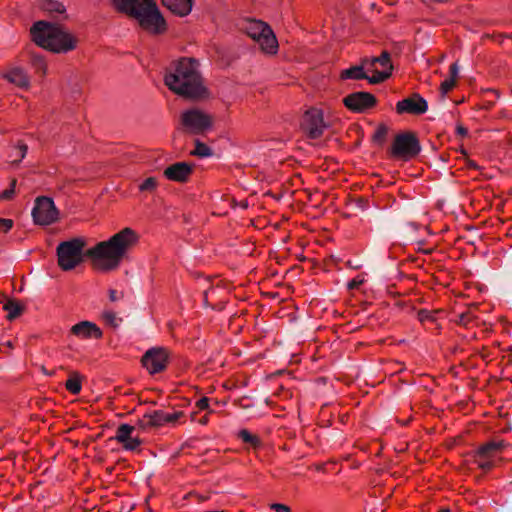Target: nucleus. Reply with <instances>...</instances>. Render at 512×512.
<instances>
[{
	"label": "nucleus",
	"instance_id": "f257e3e1",
	"mask_svg": "<svg viewBox=\"0 0 512 512\" xmlns=\"http://www.w3.org/2000/svg\"><path fill=\"white\" fill-rule=\"evenodd\" d=\"M138 241L139 235L136 231L126 227L108 240L98 242L84 253L85 239L75 237L58 244L56 248L57 264L63 271H70L80 265L86 256L91 260L93 268L109 272L119 267Z\"/></svg>",
	"mask_w": 512,
	"mask_h": 512
},
{
	"label": "nucleus",
	"instance_id": "f03ea898",
	"mask_svg": "<svg viewBox=\"0 0 512 512\" xmlns=\"http://www.w3.org/2000/svg\"><path fill=\"white\" fill-rule=\"evenodd\" d=\"M164 83L174 94L191 101L209 98L210 92L200 70V62L194 57H180L170 63Z\"/></svg>",
	"mask_w": 512,
	"mask_h": 512
},
{
	"label": "nucleus",
	"instance_id": "7ed1b4c3",
	"mask_svg": "<svg viewBox=\"0 0 512 512\" xmlns=\"http://www.w3.org/2000/svg\"><path fill=\"white\" fill-rule=\"evenodd\" d=\"M112 7L119 13L135 19L141 29L161 35L167 31V23L154 0H111Z\"/></svg>",
	"mask_w": 512,
	"mask_h": 512
},
{
	"label": "nucleus",
	"instance_id": "20e7f679",
	"mask_svg": "<svg viewBox=\"0 0 512 512\" xmlns=\"http://www.w3.org/2000/svg\"><path fill=\"white\" fill-rule=\"evenodd\" d=\"M32 41L53 53H68L76 49L78 38L60 24L37 21L30 28Z\"/></svg>",
	"mask_w": 512,
	"mask_h": 512
},
{
	"label": "nucleus",
	"instance_id": "39448f33",
	"mask_svg": "<svg viewBox=\"0 0 512 512\" xmlns=\"http://www.w3.org/2000/svg\"><path fill=\"white\" fill-rule=\"evenodd\" d=\"M213 125V115L194 107L180 113L177 129L184 134L203 135L210 131Z\"/></svg>",
	"mask_w": 512,
	"mask_h": 512
},
{
	"label": "nucleus",
	"instance_id": "423d86ee",
	"mask_svg": "<svg viewBox=\"0 0 512 512\" xmlns=\"http://www.w3.org/2000/svg\"><path fill=\"white\" fill-rule=\"evenodd\" d=\"M247 35L257 42L262 52L276 54L278 41L271 27L261 20H250L245 28Z\"/></svg>",
	"mask_w": 512,
	"mask_h": 512
},
{
	"label": "nucleus",
	"instance_id": "0eeeda50",
	"mask_svg": "<svg viewBox=\"0 0 512 512\" xmlns=\"http://www.w3.org/2000/svg\"><path fill=\"white\" fill-rule=\"evenodd\" d=\"M362 63L368 66V71L372 72L371 78H368L370 84H379L389 79L393 72L391 55L384 50L377 57L362 58Z\"/></svg>",
	"mask_w": 512,
	"mask_h": 512
},
{
	"label": "nucleus",
	"instance_id": "6e6552de",
	"mask_svg": "<svg viewBox=\"0 0 512 512\" xmlns=\"http://www.w3.org/2000/svg\"><path fill=\"white\" fill-rule=\"evenodd\" d=\"M420 151L419 140L412 132L397 134L391 147V155L405 161L415 158Z\"/></svg>",
	"mask_w": 512,
	"mask_h": 512
},
{
	"label": "nucleus",
	"instance_id": "1a4fd4ad",
	"mask_svg": "<svg viewBox=\"0 0 512 512\" xmlns=\"http://www.w3.org/2000/svg\"><path fill=\"white\" fill-rule=\"evenodd\" d=\"M300 128L309 139L320 138L328 128L321 109L311 107L302 116Z\"/></svg>",
	"mask_w": 512,
	"mask_h": 512
},
{
	"label": "nucleus",
	"instance_id": "9d476101",
	"mask_svg": "<svg viewBox=\"0 0 512 512\" xmlns=\"http://www.w3.org/2000/svg\"><path fill=\"white\" fill-rule=\"evenodd\" d=\"M32 217L35 224L47 226L58 221L59 210L56 208L52 198L39 196L35 199Z\"/></svg>",
	"mask_w": 512,
	"mask_h": 512
},
{
	"label": "nucleus",
	"instance_id": "9b49d317",
	"mask_svg": "<svg viewBox=\"0 0 512 512\" xmlns=\"http://www.w3.org/2000/svg\"><path fill=\"white\" fill-rule=\"evenodd\" d=\"M170 352L164 347H152L141 358L143 367L149 374L154 375L163 372L169 363Z\"/></svg>",
	"mask_w": 512,
	"mask_h": 512
},
{
	"label": "nucleus",
	"instance_id": "f8f14e48",
	"mask_svg": "<svg viewBox=\"0 0 512 512\" xmlns=\"http://www.w3.org/2000/svg\"><path fill=\"white\" fill-rule=\"evenodd\" d=\"M183 416L182 411L173 413H165L162 410H157L152 413H146L142 418L138 419L136 425L141 430H149L152 428L161 427L166 423H175Z\"/></svg>",
	"mask_w": 512,
	"mask_h": 512
},
{
	"label": "nucleus",
	"instance_id": "ddd939ff",
	"mask_svg": "<svg viewBox=\"0 0 512 512\" xmlns=\"http://www.w3.org/2000/svg\"><path fill=\"white\" fill-rule=\"evenodd\" d=\"M344 106L355 113H363L377 104L376 97L370 92H353L342 100Z\"/></svg>",
	"mask_w": 512,
	"mask_h": 512
},
{
	"label": "nucleus",
	"instance_id": "4468645a",
	"mask_svg": "<svg viewBox=\"0 0 512 512\" xmlns=\"http://www.w3.org/2000/svg\"><path fill=\"white\" fill-rule=\"evenodd\" d=\"M427 101L419 94L414 93L411 97L405 98L396 104V112L398 114H414L420 115L427 111Z\"/></svg>",
	"mask_w": 512,
	"mask_h": 512
},
{
	"label": "nucleus",
	"instance_id": "2eb2a0df",
	"mask_svg": "<svg viewBox=\"0 0 512 512\" xmlns=\"http://www.w3.org/2000/svg\"><path fill=\"white\" fill-rule=\"evenodd\" d=\"M194 170V164L187 162H176L165 168L163 175L170 181L185 183L188 181Z\"/></svg>",
	"mask_w": 512,
	"mask_h": 512
},
{
	"label": "nucleus",
	"instance_id": "dca6fc26",
	"mask_svg": "<svg viewBox=\"0 0 512 512\" xmlns=\"http://www.w3.org/2000/svg\"><path fill=\"white\" fill-rule=\"evenodd\" d=\"M136 427L137 425L121 424L117 428L115 440L121 443L125 450L135 451L142 444V440L139 437H132Z\"/></svg>",
	"mask_w": 512,
	"mask_h": 512
},
{
	"label": "nucleus",
	"instance_id": "f3484780",
	"mask_svg": "<svg viewBox=\"0 0 512 512\" xmlns=\"http://www.w3.org/2000/svg\"><path fill=\"white\" fill-rule=\"evenodd\" d=\"M70 332L81 339H101L103 336L102 330L95 323L86 320L73 325Z\"/></svg>",
	"mask_w": 512,
	"mask_h": 512
},
{
	"label": "nucleus",
	"instance_id": "a211bd4d",
	"mask_svg": "<svg viewBox=\"0 0 512 512\" xmlns=\"http://www.w3.org/2000/svg\"><path fill=\"white\" fill-rule=\"evenodd\" d=\"M3 79L9 83L27 90L30 88V78L24 68L15 66L7 70L3 75Z\"/></svg>",
	"mask_w": 512,
	"mask_h": 512
},
{
	"label": "nucleus",
	"instance_id": "6ab92c4d",
	"mask_svg": "<svg viewBox=\"0 0 512 512\" xmlns=\"http://www.w3.org/2000/svg\"><path fill=\"white\" fill-rule=\"evenodd\" d=\"M161 3L174 15L185 17L191 13L194 0H161Z\"/></svg>",
	"mask_w": 512,
	"mask_h": 512
},
{
	"label": "nucleus",
	"instance_id": "aec40b11",
	"mask_svg": "<svg viewBox=\"0 0 512 512\" xmlns=\"http://www.w3.org/2000/svg\"><path fill=\"white\" fill-rule=\"evenodd\" d=\"M506 444L503 440L499 441H489L481 445L477 452L476 456L478 458L488 459L494 457L498 452L502 451L505 448Z\"/></svg>",
	"mask_w": 512,
	"mask_h": 512
},
{
	"label": "nucleus",
	"instance_id": "412c9836",
	"mask_svg": "<svg viewBox=\"0 0 512 512\" xmlns=\"http://www.w3.org/2000/svg\"><path fill=\"white\" fill-rule=\"evenodd\" d=\"M365 69L368 70V66L364 65L362 63V59L360 60L359 65L352 66L348 69L342 70L340 73V79L346 80V79H353V80H362L368 78H371V76H368L365 72Z\"/></svg>",
	"mask_w": 512,
	"mask_h": 512
},
{
	"label": "nucleus",
	"instance_id": "4be33fe9",
	"mask_svg": "<svg viewBox=\"0 0 512 512\" xmlns=\"http://www.w3.org/2000/svg\"><path fill=\"white\" fill-rule=\"evenodd\" d=\"M27 54L29 56V63L35 73L44 78L47 74V62L44 56L32 50H27Z\"/></svg>",
	"mask_w": 512,
	"mask_h": 512
},
{
	"label": "nucleus",
	"instance_id": "5701e85b",
	"mask_svg": "<svg viewBox=\"0 0 512 512\" xmlns=\"http://www.w3.org/2000/svg\"><path fill=\"white\" fill-rule=\"evenodd\" d=\"M3 309L7 311V319L12 321L24 312L25 306L18 300L8 299L3 305Z\"/></svg>",
	"mask_w": 512,
	"mask_h": 512
},
{
	"label": "nucleus",
	"instance_id": "b1692460",
	"mask_svg": "<svg viewBox=\"0 0 512 512\" xmlns=\"http://www.w3.org/2000/svg\"><path fill=\"white\" fill-rule=\"evenodd\" d=\"M82 379L83 376L79 372L71 371L65 383V388L73 395L79 394L82 389Z\"/></svg>",
	"mask_w": 512,
	"mask_h": 512
},
{
	"label": "nucleus",
	"instance_id": "393cba45",
	"mask_svg": "<svg viewBox=\"0 0 512 512\" xmlns=\"http://www.w3.org/2000/svg\"><path fill=\"white\" fill-rule=\"evenodd\" d=\"M41 8L50 14H64L65 6L56 0H45L41 4Z\"/></svg>",
	"mask_w": 512,
	"mask_h": 512
},
{
	"label": "nucleus",
	"instance_id": "a878e982",
	"mask_svg": "<svg viewBox=\"0 0 512 512\" xmlns=\"http://www.w3.org/2000/svg\"><path fill=\"white\" fill-rule=\"evenodd\" d=\"M212 153V149L199 139L195 140V149L190 152L191 155L200 158L210 157Z\"/></svg>",
	"mask_w": 512,
	"mask_h": 512
},
{
	"label": "nucleus",
	"instance_id": "bb28decb",
	"mask_svg": "<svg viewBox=\"0 0 512 512\" xmlns=\"http://www.w3.org/2000/svg\"><path fill=\"white\" fill-rule=\"evenodd\" d=\"M388 134V127L385 124H379L372 136V141L377 145H383Z\"/></svg>",
	"mask_w": 512,
	"mask_h": 512
},
{
	"label": "nucleus",
	"instance_id": "cd10ccee",
	"mask_svg": "<svg viewBox=\"0 0 512 512\" xmlns=\"http://www.w3.org/2000/svg\"><path fill=\"white\" fill-rule=\"evenodd\" d=\"M239 437L245 442L251 444L253 447H258L261 440L257 435L251 434L248 430L242 429L239 431Z\"/></svg>",
	"mask_w": 512,
	"mask_h": 512
},
{
	"label": "nucleus",
	"instance_id": "c85d7f7f",
	"mask_svg": "<svg viewBox=\"0 0 512 512\" xmlns=\"http://www.w3.org/2000/svg\"><path fill=\"white\" fill-rule=\"evenodd\" d=\"M157 185H158V182L155 177H148L139 185V190L142 192H145V191L152 192L157 188Z\"/></svg>",
	"mask_w": 512,
	"mask_h": 512
},
{
	"label": "nucleus",
	"instance_id": "c756f323",
	"mask_svg": "<svg viewBox=\"0 0 512 512\" xmlns=\"http://www.w3.org/2000/svg\"><path fill=\"white\" fill-rule=\"evenodd\" d=\"M436 312L437 311H429L426 309H421L417 312V318L421 323L434 322Z\"/></svg>",
	"mask_w": 512,
	"mask_h": 512
},
{
	"label": "nucleus",
	"instance_id": "7c9ffc66",
	"mask_svg": "<svg viewBox=\"0 0 512 512\" xmlns=\"http://www.w3.org/2000/svg\"><path fill=\"white\" fill-rule=\"evenodd\" d=\"M102 319L105 323L113 328L118 327V319L116 317V313L110 310L104 311L102 313Z\"/></svg>",
	"mask_w": 512,
	"mask_h": 512
},
{
	"label": "nucleus",
	"instance_id": "2f4dec72",
	"mask_svg": "<svg viewBox=\"0 0 512 512\" xmlns=\"http://www.w3.org/2000/svg\"><path fill=\"white\" fill-rule=\"evenodd\" d=\"M16 179H12L11 180V183H10V188L9 189H6L4 190L1 194H0V199L1 200H10L13 198L14 194H15V186H16Z\"/></svg>",
	"mask_w": 512,
	"mask_h": 512
},
{
	"label": "nucleus",
	"instance_id": "473e14b6",
	"mask_svg": "<svg viewBox=\"0 0 512 512\" xmlns=\"http://www.w3.org/2000/svg\"><path fill=\"white\" fill-rule=\"evenodd\" d=\"M16 148L19 151V158L14 160L13 163L18 164L22 161V159L25 158L28 151V146L23 141H18Z\"/></svg>",
	"mask_w": 512,
	"mask_h": 512
},
{
	"label": "nucleus",
	"instance_id": "72a5a7b5",
	"mask_svg": "<svg viewBox=\"0 0 512 512\" xmlns=\"http://www.w3.org/2000/svg\"><path fill=\"white\" fill-rule=\"evenodd\" d=\"M456 83L454 80L446 79L440 85V91L442 96H445L449 91L455 87Z\"/></svg>",
	"mask_w": 512,
	"mask_h": 512
},
{
	"label": "nucleus",
	"instance_id": "f704fd0d",
	"mask_svg": "<svg viewBox=\"0 0 512 512\" xmlns=\"http://www.w3.org/2000/svg\"><path fill=\"white\" fill-rule=\"evenodd\" d=\"M364 278L363 277H360V276H357L356 278L352 279L350 282H348L347 284V288L349 290H353V289H356L358 288L360 285H362L364 283Z\"/></svg>",
	"mask_w": 512,
	"mask_h": 512
},
{
	"label": "nucleus",
	"instance_id": "c9c22d12",
	"mask_svg": "<svg viewBox=\"0 0 512 512\" xmlns=\"http://www.w3.org/2000/svg\"><path fill=\"white\" fill-rule=\"evenodd\" d=\"M13 227V220L0 218V228L7 233Z\"/></svg>",
	"mask_w": 512,
	"mask_h": 512
},
{
	"label": "nucleus",
	"instance_id": "e433bc0d",
	"mask_svg": "<svg viewBox=\"0 0 512 512\" xmlns=\"http://www.w3.org/2000/svg\"><path fill=\"white\" fill-rule=\"evenodd\" d=\"M458 317H459V319H458L457 322L459 324L464 325V326L468 325L473 320V316L469 312L468 313H462Z\"/></svg>",
	"mask_w": 512,
	"mask_h": 512
},
{
	"label": "nucleus",
	"instance_id": "4c0bfd02",
	"mask_svg": "<svg viewBox=\"0 0 512 512\" xmlns=\"http://www.w3.org/2000/svg\"><path fill=\"white\" fill-rule=\"evenodd\" d=\"M270 508L275 512H291L290 507L282 503H273Z\"/></svg>",
	"mask_w": 512,
	"mask_h": 512
},
{
	"label": "nucleus",
	"instance_id": "58836bf2",
	"mask_svg": "<svg viewBox=\"0 0 512 512\" xmlns=\"http://www.w3.org/2000/svg\"><path fill=\"white\" fill-rule=\"evenodd\" d=\"M476 462L478 463L479 468L483 470H489L493 466V463L491 461L486 460L484 458H478Z\"/></svg>",
	"mask_w": 512,
	"mask_h": 512
},
{
	"label": "nucleus",
	"instance_id": "ea45409f",
	"mask_svg": "<svg viewBox=\"0 0 512 512\" xmlns=\"http://www.w3.org/2000/svg\"><path fill=\"white\" fill-rule=\"evenodd\" d=\"M449 73H450L449 80H454V82L456 83V80L458 78V64H457V62L453 63L450 66Z\"/></svg>",
	"mask_w": 512,
	"mask_h": 512
},
{
	"label": "nucleus",
	"instance_id": "a19ab883",
	"mask_svg": "<svg viewBox=\"0 0 512 512\" xmlns=\"http://www.w3.org/2000/svg\"><path fill=\"white\" fill-rule=\"evenodd\" d=\"M108 293L111 302H115L124 297L123 292L118 293L115 289H109Z\"/></svg>",
	"mask_w": 512,
	"mask_h": 512
},
{
	"label": "nucleus",
	"instance_id": "79ce46f5",
	"mask_svg": "<svg viewBox=\"0 0 512 512\" xmlns=\"http://www.w3.org/2000/svg\"><path fill=\"white\" fill-rule=\"evenodd\" d=\"M196 406L200 410H206L209 407V398L202 397L196 402Z\"/></svg>",
	"mask_w": 512,
	"mask_h": 512
},
{
	"label": "nucleus",
	"instance_id": "37998d69",
	"mask_svg": "<svg viewBox=\"0 0 512 512\" xmlns=\"http://www.w3.org/2000/svg\"><path fill=\"white\" fill-rule=\"evenodd\" d=\"M456 133L462 137H466L468 135V130L462 125H457Z\"/></svg>",
	"mask_w": 512,
	"mask_h": 512
},
{
	"label": "nucleus",
	"instance_id": "c03bdc74",
	"mask_svg": "<svg viewBox=\"0 0 512 512\" xmlns=\"http://www.w3.org/2000/svg\"><path fill=\"white\" fill-rule=\"evenodd\" d=\"M468 167L477 169L478 165L473 160H468L467 162Z\"/></svg>",
	"mask_w": 512,
	"mask_h": 512
},
{
	"label": "nucleus",
	"instance_id": "a18cd8bd",
	"mask_svg": "<svg viewBox=\"0 0 512 512\" xmlns=\"http://www.w3.org/2000/svg\"><path fill=\"white\" fill-rule=\"evenodd\" d=\"M207 421H208V419H207V416H206V415H205V416H203V417L199 420V422H200L202 425H205V424L207 423Z\"/></svg>",
	"mask_w": 512,
	"mask_h": 512
},
{
	"label": "nucleus",
	"instance_id": "49530a36",
	"mask_svg": "<svg viewBox=\"0 0 512 512\" xmlns=\"http://www.w3.org/2000/svg\"><path fill=\"white\" fill-rule=\"evenodd\" d=\"M439 512H451V510L448 508H443V509L439 510Z\"/></svg>",
	"mask_w": 512,
	"mask_h": 512
},
{
	"label": "nucleus",
	"instance_id": "de8ad7c7",
	"mask_svg": "<svg viewBox=\"0 0 512 512\" xmlns=\"http://www.w3.org/2000/svg\"><path fill=\"white\" fill-rule=\"evenodd\" d=\"M6 345H7L9 348H12V347H13L12 342H10V341H8V342L6 343Z\"/></svg>",
	"mask_w": 512,
	"mask_h": 512
},
{
	"label": "nucleus",
	"instance_id": "09e8293b",
	"mask_svg": "<svg viewBox=\"0 0 512 512\" xmlns=\"http://www.w3.org/2000/svg\"><path fill=\"white\" fill-rule=\"evenodd\" d=\"M485 38H490L491 36L489 34L484 35Z\"/></svg>",
	"mask_w": 512,
	"mask_h": 512
}]
</instances>
